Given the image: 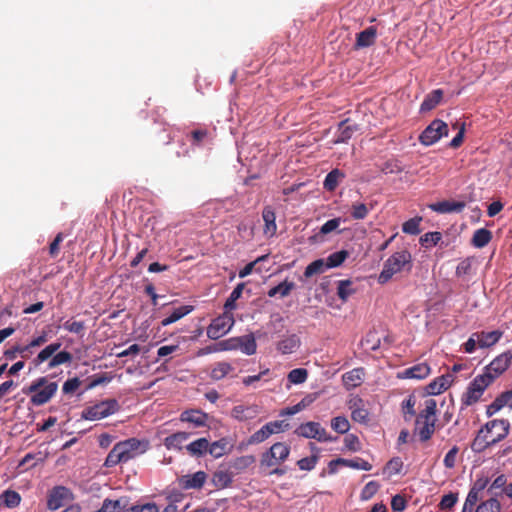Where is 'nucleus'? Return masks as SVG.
I'll return each instance as SVG.
<instances>
[{
  "instance_id": "obj_58",
  "label": "nucleus",
  "mask_w": 512,
  "mask_h": 512,
  "mask_svg": "<svg viewBox=\"0 0 512 512\" xmlns=\"http://www.w3.org/2000/svg\"><path fill=\"white\" fill-rule=\"evenodd\" d=\"M459 448L457 446H453L445 455L443 463L444 466L448 469L454 468L456 464V458L458 454Z\"/></svg>"
},
{
  "instance_id": "obj_41",
  "label": "nucleus",
  "mask_w": 512,
  "mask_h": 512,
  "mask_svg": "<svg viewBox=\"0 0 512 512\" xmlns=\"http://www.w3.org/2000/svg\"><path fill=\"white\" fill-rule=\"evenodd\" d=\"M268 450L278 457V460L286 461L290 455V446L283 442L274 443Z\"/></svg>"
},
{
  "instance_id": "obj_14",
  "label": "nucleus",
  "mask_w": 512,
  "mask_h": 512,
  "mask_svg": "<svg viewBox=\"0 0 512 512\" xmlns=\"http://www.w3.org/2000/svg\"><path fill=\"white\" fill-rule=\"evenodd\" d=\"M139 446L140 441L136 438H130L128 440L121 441L116 444V447L119 449L121 458L124 463L128 462L129 460L137 456Z\"/></svg>"
},
{
  "instance_id": "obj_38",
  "label": "nucleus",
  "mask_w": 512,
  "mask_h": 512,
  "mask_svg": "<svg viewBox=\"0 0 512 512\" xmlns=\"http://www.w3.org/2000/svg\"><path fill=\"white\" fill-rule=\"evenodd\" d=\"M328 267L324 259H317L311 262L304 271L306 278L312 277L313 275L322 274Z\"/></svg>"
},
{
  "instance_id": "obj_6",
  "label": "nucleus",
  "mask_w": 512,
  "mask_h": 512,
  "mask_svg": "<svg viewBox=\"0 0 512 512\" xmlns=\"http://www.w3.org/2000/svg\"><path fill=\"white\" fill-rule=\"evenodd\" d=\"M491 377L487 375H477L469 384L466 392L462 396V404L471 406L479 401L485 389L491 385Z\"/></svg>"
},
{
  "instance_id": "obj_15",
  "label": "nucleus",
  "mask_w": 512,
  "mask_h": 512,
  "mask_svg": "<svg viewBox=\"0 0 512 512\" xmlns=\"http://www.w3.org/2000/svg\"><path fill=\"white\" fill-rule=\"evenodd\" d=\"M208 418V414L201 410H185L180 414V421L188 422L197 428L207 426Z\"/></svg>"
},
{
  "instance_id": "obj_23",
  "label": "nucleus",
  "mask_w": 512,
  "mask_h": 512,
  "mask_svg": "<svg viewBox=\"0 0 512 512\" xmlns=\"http://www.w3.org/2000/svg\"><path fill=\"white\" fill-rule=\"evenodd\" d=\"M453 380V376L451 374L442 375L437 377L427 386V392L431 395H437L445 390H447Z\"/></svg>"
},
{
  "instance_id": "obj_5",
  "label": "nucleus",
  "mask_w": 512,
  "mask_h": 512,
  "mask_svg": "<svg viewBox=\"0 0 512 512\" xmlns=\"http://www.w3.org/2000/svg\"><path fill=\"white\" fill-rule=\"evenodd\" d=\"M120 409L116 399H106L93 406L87 407L82 412V418L86 420H99L108 417Z\"/></svg>"
},
{
  "instance_id": "obj_24",
  "label": "nucleus",
  "mask_w": 512,
  "mask_h": 512,
  "mask_svg": "<svg viewBox=\"0 0 512 512\" xmlns=\"http://www.w3.org/2000/svg\"><path fill=\"white\" fill-rule=\"evenodd\" d=\"M300 338L296 334H291L277 343V350L286 355L294 353L300 346Z\"/></svg>"
},
{
  "instance_id": "obj_28",
  "label": "nucleus",
  "mask_w": 512,
  "mask_h": 512,
  "mask_svg": "<svg viewBox=\"0 0 512 512\" xmlns=\"http://www.w3.org/2000/svg\"><path fill=\"white\" fill-rule=\"evenodd\" d=\"M190 437V433L187 432H176L167 436L164 439V445L167 449L181 450L182 444Z\"/></svg>"
},
{
  "instance_id": "obj_61",
  "label": "nucleus",
  "mask_w": 512,
  "mask_h": 512,
  "mask_svg": "<svg viewBox=\"0 0 512 512\" xmlns=\"http://www.w3.org/2000/svg\"><path fill=\"white\" fill-rule=\"evenodd\" d=\"M80 385L81 381L79 380V378L74 377L64 382L62 391L64 394H72L79 388Z\"/></svg>"
},
{
  "instance_id": "obj_7",
  "label": "nucleus",
  "mask_w": 512,
  "mask_h": 512,
  "mask_svg": "<svg viewBox=\"0 0 512 512\" xmlns=\"http://www.w3.org/2000/svg\"><path fill=\"white\" fill-rule=\"evenodd\" d=\"M234 317L231 312L224 313L213 319L207 327V336L212 340H217L227 334L234 325Z\"/></svg>"
},
{
  "instance_id": "obj_46",
  "label": "nucleus",
  "mask_w": 512,
  "mask_h": 512,
  "mask_svg": "<svg viewBox=\"0 0 512 512\" xmlns=\"http://www.w3.org/2000/svg\"><path fill=\"white\" fill-rule=\"evenodd\" d=\"M331 428L340 434H345L350 429V423L344 416H337L331 420Z\"/></svg>"
},
{
  "instance_id": "obj_2",
  "label": "nucleus",
  "mask_w": 512,
  "mask_h": 512,
  "mask_svg": "<svg viewBox=\"0 0 512 512\" xmlns=\"http://www.w3.org/2000/svg\"><path fill=\"white\" fill-rule=\"evenodd\" d=\"M57 390L56 382H49L48 377L42 376L32 381L22 391L26 395H31L30 403L32 405L41 406L48 403L55 396Z\"/></svg>"
},
{
  "instance_id": "obj_18",
  "label": "nucleus",
  "mask_w": 512,
  "mask_h": 512,
  "mask_svg": "<svg viewBox=\"0 0 512 512\" xmlns=\"http://www.w3.org/2000/svg\"><path fill=\"white\" fill-rule=\"evenodd\" d=\"M475 333L477 334L476 340L478 341V347L481 349L492 347L503 336V332L500 330H493L489 332L480 331Z\"/></svg>"
},
{
  "instance_id": "obj_49",
  "label": "nucleus",
  "mask_w": 512,
  "mask_h": 512,
  "mask_svg": "<svg viewBox=\"0 0 512 512\" xmlns=\"http://www.w3.org/2000/svg\"><path fill=\"white\" fill-rule=\"evenodd\" d=\"M442 239V234L438 231L428 232L422 235L419 239V242L424 247H432L439 243Z\"/></svg>"
},
{
  "instance_id": "obj_9",
  "label": "nucleus",
  "mask_w": 512,
  "mask_h": 512,
  "mask_svg": "<svg viewBox=\"0 0 512 512\" xmlns=\"http://www.w3.org/2000/svg\"><path fill=\"white\" fill-rule=\"evenodd\" d=\"M512 362V349L503 352L494 358L489 365L484 368V372L481 375H487L491 377V383H493L500 375H502L511 365Z\"/></svg>"
},
{
  "instance_id": "obj_47",
  "label": "nucleus",
  "mask_w": 512,
  "mask_h": 512,
  "mask_svg": "<svg viewBox=\"0 0 512 512\" xmlns=\"http://www.w3.org/2000/svg\"><path fill=\"white\" fill-rule=\"evenodd\" d=\"M308 378V371L304 368H296L288 373L287 379L292 384L304 383Z\"/></svg>"
},
{
  "instance_id": "obj_33",
  "label": "nucleus",
  "mask_w": 512,
  "mask_h": 512,
  "mask_svg": "<svg viewBox=\"0 0 512 512\" xmlns=\"http://www.w3.org/2000/svg\"><path fill=\"white\" fill-rule=\"evenodd\" d=\"M233 367L228 362H217L211 369L210 378L212 380L218 381L226 377L231 371Z\"/></svg>"
},
{
  "instance_id": "obj_48",
  "label": "nucleus",
  "mask_w": 512,
  "mask_h": 512,
  "mask_svg": "<svg viewBox=\"0 0 512 512\" xmlns=\"http://www.w3.org/2000/svg\"><path fill=\"white\" fill-rule=\"evenodd\" d=\"M271 435H272L271 430L269 429V426L266 423L264 426H262L259 430H257L256 432H254L251 435V437L249 439V443L250 444L262 443L266 439H268Z\"/></svg>"
},
{
  "instance_id": "obj_22",
  "label": "nucleus",
  "mask_w": 512,
  "mask_h": 512,
  "mask_svg": "<svg viewBox=\"0 0 512 512\" xmlns=\"http://www.w3.org/2000/svg\"><path fill=\"white\" fill-rule=\"evenodd\" d=\"M364 376L363 368L352 369L342 375V381L347 390L354 389L361 385Z\"/></svg>"
},
{
  "instance_id": "obj_20",
  "label": "nucleus",
  "mask_w": 512,
  "mask_h": 512,
  "mask_svg": "<svg viewBox=\"0 0 512 512\" xmlns=\"http://www.w3.org/2000/svg\"><path fill=\"white\" fill-rule=\"evenodd\" d=\"M430 374V367L426 363H419L410 368L405 369L398 374L402 379H424Z\"/></svg>"
},
{
  "instance_id": "obj_13",
  "label": "nucleus",
  "mask_w": 512,
  "mask_h": 512,
  "mask_svg": "<svg viewBox=\"0 0 512 512\" xmlns=\"http://www.w3.org/2000/svg\"><path fill=\"white\" fill-rule=\"evenodd\" d=\"M262 219L264 221V236L267 238L274 237L277 232L275 209L270 205L265 206L262 210Z\"/></svg>"
},
{
  "instance_id": "obj_12",
  "label": "nucleus",
  "mask_w": 512,
  "mask_h": 512,
  "mask_svg": "<svg viewBox=\"0 0 512 512\" xmlns=\"http://www.w3.org/2000/svg\"><path fill=\"white\" fill-rule=\"evenodd\" d=\"M69 496V490L64 486L54 487L48 494L47 507L50 510H57L64 506Z\"/></svg>"
},
{
  "instance_id": "obj_11",
  "label": "nucleus",
  "mask_w": 512,
  "mask_h": 512,
  "mask_svg": "<svg viewBox=\"0 0 512 512\" xmlns=\"http://www.w3.org/2000/svg\"><path fill=\"white\" fill-rule=\"evenodd\" d=\"M207 479L204 471H197L194 474L183 475L178 479L179 486L185 490L200 489L203 487Z\"/></svg>"
},
{
  "instance_id": "obj_17",
  "label": "nucleus",
  "mask_w": 512,
  "mask_h": 512,
  "mask_svg": "<svg viewBox=\"0 0 512 512\" xmlns=\"http://www.w3.org/2000/svg\"><path fill=\"white\" fill-rule=\"evenodd\" d=\"M377 37V29L374 26H369L365 30L356 34V41L354 44L355 49H361L372 46Z\"/></svg>"
},
{
  "instance_id": "obj_25",
  "label": "nucleus",
  "mask_w": 512,
  "mask_h": 512,
  "mask_svg": "<svg viewBox=\"0 0 512 512\" xmlns=\"http://www.w3.org/2000/svg\"><path fill=\"white\" fill-rule=\"evenodd\" d=\"M443 90L435 89L426 95L420 105V112L425 113L433 110L442 100Z\"/></svg>"
},
{
  "instance_id": "obj_64",
  "label": "nucleus",
  "mask_w": 512,
  "mask_h": 512,
  "mask_svg": "<svg viewBox=\"0 0 512 512\" xmlns=\"http://www.w3.org/2000/svg\"><path fill=\"white\" fill-rule=\"evenodd\" d=\"M131 512H159L156 503H146L143 505H133L130 507Z\"/></svg>"
},
{
  "instance_id": "obj_56",
  "label": "nucleus",
  "mask_w": 512,
  "mask_h": 512,
  "mask_svg": "<svg viewBox=\"0 0 512 512\" xmlns=\"http://www.w3.org/2000/svg\"><path fill=\"white\" fill-rule=\"evenodd\" d=\"M480 499V493L474 491L473 489H470L468 492V495L466 497L463 511L469 510L472 511L474 506L477 504V502Z\"/></svg>"
},
{
  "instance_id": "obj_8",
  "label": "nucleus",
  "mask_w": 512,
  "mask_h": 512,
  "mask_svg": "<svg viewBox=\"0 0 512 512\" xmlns=\"http://www.w3.org/2000/svg\"><path fill=\"white\" fill-rule=\"evenodd\" d=\"M448 125L439 119L433 120L420 134L419 141L425 146H430L448 135Z\"/></svg>"
},
{
  "instance_id": "obj_55",
  "label": "nucleus",
  "mask_w": 512,
  "mask_h": 512,
  "mask_svg": "<svg viewBox=\"0 0 512 512\" xmlns=\"http://www.w3.org/2000/svg\"><path fill=\"white\" fill-rule=\"evenodd\" d=\"M318 462V456L312 455L310 457H305L297 461V465L300 470L311 471L315 468Z\"/></svg>"
},
{
  "instance_id": "obj_52",
  "label": "nucleus",
  "mask_w": 512,
  "mask_h": 512,
  "mask_svg": "<svg viewBox=\"0 0 512 512\" xmlns=\"http://www.w3.org/2000/svg\"><path fill=\"white\" fill-rule=\"evenodd\" d=\"M119 463H124V462L121 458L119 449L116 447V445H114V447L111 449V451L108 453V455L105 459L104 466L111 468V467L118 465Z\"/></svg>"
},
{
  "instance_id": "obj_27",
  "label": "nucleus",
  "mask_w": 512,
  "mask_h": 512,
  "mask_svg": "<svg viewBox=\"0 0 512 512\" xmlns=\"http://www.w3.org/2000/svg\"><path fill=\"white\" fill-rule=\"evenodd\" d=\"M362 400L357 399L354 401V403L350 406L351 408V418L353 421L361 423V424H367L369 422V412L367 409H365L362 405Z\"/></svg>"
},
{
  "instance_id": "obj_26",
  "label": "nucleus",
  "mask_w": 512,
  "mask_h": 512,
  "mask_svg": "<svg viewBox=\"0 0 512 512\" xmlns=\"http://www.w3.org/2000/svg\"><path fill=\"white\" fill-rule=\"evenodd\" d=\"M232 445L227 438H221L212 443L209 442L208 453L214 458H220L230 452Z\"/></svg>"
},
{
  "instance_id": "obj_62",
  "label": "nucleus",
  "mask_w": 512,
  "mask_h": 512,
  "mask_svg": "<svg viewBox=\"0 0 512 512\" xmlns=\"http://www.w3.org/2000/svg\"><path fill=\"white\" fill-rule=\"evenodd\" d=\"M64 239V236H63V233H58L54 240L50 243L49 245V255L52 257V258H55L58 256L59 254V251H60V244L62 243Z\"/></svg>"
},
{
  "instance_id": "obj_16",
  "label": "nucleus",
  "mask_w": 512,
  "mask_h": 512,
  "mask_svg": "<svg viewBox=\"0 0 512 512\" xmlns=\"http://www.w3.org/2000/svg\"><path fill=\"white\" fill-rule=\"evenodd\" d=\"M428 207L437 213L446 214L452 212H462L466 207V203L464 201H449L444 200L437 203H432L428 205Z\"/></svg>"
},
{
  "instance_id": "obj_4",
  "label": "nucleus",
  "mask_w": 512,
  "mask_h": 512,
  "mask_svg": "<svg viewBox=\"0 0 512 512\" xmlns=\"http://www.w3.org/2000/svg\"><path fill=\"white\" fill-rule=\"evenodd\" d=\"M436 407L437 404L434 399L426 400L425 408L416 418V430L423 442L428 441L435 431Z\"/></svg>"
},
{
  "instance_id": "obj_50",
  "label": "nucleus",
  "mask_w": 512,
  "mask_h": 512,
  "mask_svg": "<svg viewBox=\"0 0 512 512\" xmlns=\"http://www.w3.org/2000/svg\"><path fill=\"white\" fill-rule=\"evenodd\" d=\"M344 466L364 471H370L372 469V465L360 457H356L354 459H344Z\"/></svg>"
},
{
  "instance_id": "obj_51",
  "label": "nucleus",
  "mask_w": 512,
  "mask_h": 512,
  "mask_svg": "<svg viewBox=\"0 0 512 512\" xmlns=\"http://www.w3.org/2000/svg\"><path fill=\"white\" fill-rule=\"evenodd\" d=\"M380 484L376 481L368 482L361 491L360 498L361 500H369L371 499L379 490Z\"/></svg>"
},
{
  "instance_id": "obj_3",
  "label": "nucleus",
  "mask_w": 512,
  "mask_h": 512,
  "mask_svg": "<svg viewBox=\"0 0 512 512\" xmlns=\"http://www.w3.org/2000/svg\"><path fill=\"white\" fill-rule=\"evenodd\" d=\"M412 256L407 250H401L393 253L384 263L383 270L378 276V282L380 284L387 283L393 275L401 272L407 267L410 271L412 267Z\"/></svg>"
},
{
  "instance_id": "obj_19",
  "label": "nucleus",
  "mask_w": 512,
  "mask_h": 512,
  "mask_svg": "<svg viewBox=\"0 0 512 512\" xmlns=\"http://www.w3.org/2000/svg\"><path fill=\"white\" fill-rule=\"evenodd\" d=\"M358 130V125L351 123L349 119L343 120L338 125V135L334 140V143H346L348 142L353 134Z\"/></svg>"
},
{
  "instance_id": "obj_59",
  "label": "nucleus",
  "mask_w": 512,
  "mask_h": 512,
  "mask_svg": "<svg viewBox=\"0 0 512 512\" xmlns=\"http://www.w3.org/2000/svg\"><path fill=\"white\" fill-rule=\"evenodd\" d=\"M345 447L350 451H359L361 449L359 438L354 434H348L344 438Z\"/></svg>"
},
{
  "instance_id": "obj_36",
  "label": "nucleus",
  "mask_w": 512,
  "mask_h": 512,
  "mask_svg": "<svg viewBox=\"0 0 512 512\" xmlns=\"http://www.w3.org/2000/svg\"><path fill=\"white\" fill-rule=\"evenodd\" d=\"M282 463L283 461L278 460V457L274 455L270 450L262 453L260 458V468L264 471L275 466H280Z\"/></svg>"
},
{
  "instance_id": "obj_10",
  "label": "nucleus",
  "mask_w": 512,
  "mask_h": 512,
  "mask_svg": "<svg viewBox=\"0 0 512 512\" xmlns=\"http://www.w3.org/2000/svg\"><path fill=\"white\" fill-rule=\"evenodd\" d=\"M294 433L304 438L316 439L319 442H329L333 440L320 423L313 421L301 424L296 428Z\"/></svg>"
},
{
  "instance_id": "obj_31",
  "label": "nucleus",
  "mask_w": 512,
  "mask_h": 512,
  "mask_svg": "<svg viewBox=\"0 0 512 512\" xmlns=\"http://www.w3.org/2000/svg\"><path fill=\"white\" fill-rule=\"evenodd\" d=\"M491 239V231L486 228H480L474 232L471 243L476 248H483L488 245Z\"/></svg>"
},
{
  "instance_id": "obj_54",
  "label": "nucleus",
  "mask_w": 512,
  "mask_h": 512,
  "mask_svg": "<svg viewBox=\"0 0 512 512\" xmlns=\"http://www.w3.org/2000/svg\"><path fill=\"white\" fill-rule=\"evenodd\" d=\"M63 327L68 332L75 333L78 335H83L85 330V324L83 321L67 320L64 323Z\"/></svg>"
},
{
  "instance_id": "obj_39",
  "label": "nucleus",
  "mask_w": 512,
  "mask_h": 512,
  "mask_svg": "<svg viewBox=\"0 0 512 512\" xmlns=\"http://www.w3.org/2000/svg\"><path fill=\"white\" fill-rule=\"evenodd\" d=\"M349 256L348 251L340 250L330 254L326 259V266L328 268H334L340 266Z\"/></svg>"
},
{
  "instance_id": "obj_37",
  "label": "nucleus",
  "mask_w": 512,
  "mask_h": 512,
  "mask_svg": "<svg viewBox=\"0 0 512 512\" xmlns=\"http://www.w3.org/2000/svg\"><path fill=\"white\" fill-rule=\"evenodd\" d=\"M244 287L245 283L242 282L237 284V286L233 289L224 304L225 311L231 312L236 308V301L241 297Z\"/></svg>"
},
{
  "instance_id": "obj_35",
  "label": "nucleus",
  "mask_w": 512,
  "mask_h": 512,
  "mask_svg": "<svg viewBox=\"0 0 512 512\" xmlns=\"http://www.w3.org/2000/svg\"><path fill=\"white\" fill-rule=\"evenodd\" d=\"M294 288L295 284L293 282L283 281L280 284L269 289L267 295L269 297H275L276 295L279 294L280 297H286Z\"/></svg>"
},
{
  "instance_id": "obj_44",
  "label": "nucleus",
  "mask_w": 512,
  "mask_h": 512,
  "mask_svg": "<svg viewBox=\"0 0 512 512\" xmlns=\"http://www.w3.org/2000/svg\"><path fill=\"white\" fill-rule=\"evenodd\" d=\"M475 512H501V505L496 498L491 497L481 502Z\"/></svg>"
},
{
  "instance_id": "obj_21",
  "label": "nucleus",
  "mask_w": 512,
  "mask_h": 512,
  "mask_svg": "<svg viewBox=\"0 0 512 512\" xmlns=\"http://www.w3.org/2000/svg\"><path fill=\"white\" fill-rule=\"evenodd\" d=\"M61 346V342H53L47 345L31 360V365L35 368L39 367L42 363L48 361L54 354L58 353Z\"/></svg>"
},
{
  "instance_id": "obj_42",
  "label": "nucleus",
  "mask_w": 512,
  "mask_h": 512,
  "mask_svg": "<svg viewBox=\"0 0 512 512\" xmlns=\"http://www.w3.org/2000/svg\"><path fill=\"white\" fill-rule=\"evenodd\" d=\"M1 499L5 506L9 508L17 507L21 502V496L14 490H6L2 493Z\"/></svg>"
},
{
  "instance_id": "obj_53",
  "label": "nucleus",
  "mask_w": 512,
  "mask_h": 512,
  "mask_svg": "<svg viewBox=\"0 0 512 512\" xmlns=\"http://www.w3.org/2000/svg\"><path fill=\"white\" fill-rule=\"evenodd\" d=\"M458 501V493L450 492L446 495H444L440 503L438 504V507L440 510H450L454 507V505Z\"/></svg>"
},
{
  "instance_id": "obj_45",
  "label": "nucleus",
  "mask_w": 512,
  "mask_h": 512,
  "mask_svg": "<svg viewBox=\"0 0 512 512\" xmlns=\"http://www.w3.org/2000/svg\"><path fill=\"white\" fill-rule=\"evenodd\" d=\"M421 221H422L421 217H414V218L407 220L402 225V231L406 234L418 235L421 232V229H420Z\"/></svg>"
},
{
  "instance_id": "obj_57",
  "label": "nucleus",
  "mask_w": 512,
  "mask_h": 512,
  "mask_svg": "<svg viewBox=\"0 0 512 512\" xmlns=\"http://www.w3.org/2000/svg\"><path fill=\"white\" fill-rule=\"evenodd\" d=\"M407 507V501L404 496L396 494L391 499V508L394 512H403Z\"/></svg>"
},
{
  "instance_id": "obj_40",
  "label": "nucleus",
  "mask_w": 512,
  "mask_h": 512,
  "mask_svg": "<svg viewBox=\"0 0 512 512\" xmlns=\"http://www.w3.org/2000/svg\"><path fill=\"white\" fill-rule=\"evenodd\" d=\"M373 208V206H371L370 208L367 207L366 204L364 203H360V202H354L352 205H351V217L354 219V220H362V219H365L368 214H369V211Z\"/></svg>"
},
{
  "instance_id": "obj_32",
  "label": "nucleus",
  "mask_w": 512,
  "mask_h": 512,
  "mask_svg": "<svg viewBox=\"0 0 512 512\" xmlns=\"http://www.w3.org/2000/svg\"><path fill=\"white\" fill-rule=\"evenodd\" d=\"M192 310H193V306H191V305L180 306V307L174 309V311L168 317L164 318L161 321V325L164 327L168 326V325L180 320L184 316L188 315L190 312H192Z\"/></svg>"
},
{
  "instance_id": "obj_34",
  "label": "nucleus",
  "mask_w": 512,
  "mask_h": 512,
  "mask_svg": "<svg viewBox=\"0 0 512 512\" xmlns=\"http://www.w3.org/2000/svg\"><path fill=\"white\" fill-rule=\"evenodd\" d=\"M72 354L66 350L59 351L54 354L48 362V369H53L59 365L69 364L72 361Z\"/></svg>"
},
{
  "instance_id": "obj_1",
  "label": "nucleus",
  "mask_w": 512,
  "mask_h": 512,
  "mask_svg": "<svg viewBox=\"0 0 512 512\" xmlns=\"http://www.w3.org/2000/svg\"><path fill=\"white\" fill-rule=\"evenodd\" d=\"M510 430V423L507 419H494L487 422L480 428L477 435L471 442V450L475 453H482L505 439Z\"/></svg>"
},
{
  "instance_id": "obj_43",
  "label": "nucleus",
  "mask_w": 512,
  "mask_h": 512,
  "mask_svg": "<svg viewBox=\"0 0 512 512\" xmlns=\"http://www.w3.org/2000/svg\"><path fill=\"white\" fill-rule=\"evenodd\" d=\"M355 290L352 288V281L340 280L337 286V295L342 301H346Z\"/></svg>"
},
{
  "instance_id": "obj_63",
  "label": "nucleus",
  "mask_w": 512,
  "mask_h": 512,
  "mask_svg": "<svg viewBox=\"0 0 512 512\" xmlns=\"http://www.w3.org/2000/svg\"><path fill=\"white\" fill-rule=\"evenodd\" d=\"M120 510V501L105 499L98 512H118Z\"/></svg>"
},
{
  "instance_id": "obj_60",
  "label": "nucleus",
  "mask_w": 512,
  "mask_h": 512,
  "mask_svg": "<svg viewBox=\"0 0 512 512\" xmlns=\"http://www.w3.org/2000/svg\"><path fill=\"white\" fill-rule=\"evenodd\" d=\"M341 223V218H333L325 222L320 228V234L326 235L335 231Z\"/></svg>"
},
{
  "instance_id": "obj_29",
  "label": "nucleus",
  "mask_w": 512,
  "mask_h": 512,
  "mask_svg": "<svg viewBox=\"0 0 512 512\" xmlns=\"http://www.w3.org/2000/svg\"><path fill=\"white\" fill-rule=\"evenodd\" d=\"M209 441L199 438L186 446L188 453L193 457H202L208 453Z\"/></svg>"
},
{
  "instance_id": "obj_30",
  "label": "nucleus",
  "mask_w": 512,
  "mask_h": 512,
  "mask_svg": "<svg viewBox=\"0 0 512 512\" xmlns=\"http://www.w3.org/2000/svg\"><path fill=\"white\" fill-rule=\"evenodd\" d=\"M345 178V174L344 172H342L341 170L339 169H333L331 170L325 177V180H324V183H323V186L324 188L329 191V192H332L334 191L337 186L339 185V183Z\"/></svg>"
}]
</instances>
